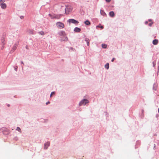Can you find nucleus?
I'll list each match as a JSON object with an SVG mask.
<instances>
[{
    "mask_svg": "<svg viewBox=\"0 0 159 159\" xmlns=\"http://www.w3.org/2000/svg\"><path fill=\"white\" fill-rule=\"evenodd\" d=\"M66 6L65 8V13L68 14L69 12L71 11L72 10V7L70 5H67Z\"/></svg>",
    "mask_w": 159,
    "mask_h": 159,
    "instance_id": "1",
    "label": "nucleus"
},
{
    "mask_svg": "<svg viewBox=\"0 0 159 159\" xmlns=\"http://www.w3.org/2000/svg\"><path fill=\"white\" fill-rule=\"evenodd\" d=\"M57 27L60 29L63 28L64 27V24L60 22H58L56 23Z\"/></svg>",
    "mask_w": 159,
    "mask_h": 159,
    "instance_id": "2",
    "label": "nucleus"
},
{
    "mask_svg": "<svg viewBox=\"0 0 159 159\" xmlns=\"http://www.w3.org/2000/svg\"><path fill=\"white\" fill-rule=\"evenodd\" d=\"M4 1L3 0H0V6L3 9H5L6 8V5L5 3H4Z\"/></svg>",
    "mask_w": 159,
    "mask_h": 159,
    "instance_id": "3",
    "label": "nucleus"
},
{
    "mask_svg": "<svg viewBox=\"0 0 159 159\" xmlns=\"http://www.w3.org/2000/svg\"><path fill=\"white\" fill-rule=\"evenodd\" d=\"M89 102L86 99H84L81 101L79 103V105L81 106L82 105H85Z\"/></svg>",
    "mask_w": 159,
    "mask_h": 159,
    "instance_id": "4",
    "label": "nucleus"
},
{
    "mask_svg": "<svg viewBox=\"0 0 159 159\" xmlns=\"http://www.w3.org/2000/svg\"><path fill=\"white\" fill-rule=\"evenodd\" d=\"M68 21L69 23H72L75 24H78L79 22L73 19H70L68 20Z\"/></svg>",
    "mask_w": 159,
    "mask_h": 159,
    "instance_id": "5",
    "label": "nucleus"
},
{
    "mask_svg": "<svg viewBox=\"0 0 159 159\" xmlns=\"http://www.w3.org/2000/svg\"><path fill=\"white\" fill-rule=\"evenodd\" d=\"M59 34L60 36H66V33L64 31H61L59 32L58 33Z\"/></svg>",
    "mask_w": 159,
    "mask_h": 159,
    "instance_id": "6",
    "label": "nucleus"
},
{
    "mask_svg": "<svg viewBox=\"0 0 159 159\" xmlns=\"http://www.w3.org/2000/svg\"><path fill=\"white\" fill-rule=\"evenodd\" d=\"M61 16V15H54V17L55 19H59Z\"/></svg>",
    "mask_w": 159,
    "mask_h": 159,
    "instance_id": "7",
    "label": "nucleus"
},
{
    "mask_svg": "<svg viewBox=\"0 0 159 159\" xmlns=\"http://www.w3.org/2000/svg\"><path fill=\"white\" fill-rule=\"evenodd\" d=\"M50 145V143L47 142L45 143L44 145V148L45 149H47Z\"/></svg>",
    "mask_w": 159,
    "mask_h": 159,
    "instance_id": "8",
    "label": "nucleus"
},
{
    "mask_svg": "<svg viewBox=\"0 0 159 159\" xmlns=\"http://www.w3.org/2000/svg\"><path fill=\"white\" fill-rule=\"evenodd\" d=\"M158 40L157 39L154 40L152 41L153 44L154 45H156L158 44Z\"/></svg>",
    "mask_w": 159,
    "mask_h": 159,
    "instance_id": "9",
    "label": "nucleus"
},
{
    "mask_svg": "<svg viewBox=\"0 0 159 159\" xmlns=\"http://www.w3.org/2000/svg\"><path fill=\"white\" fill-rule=\"evenodd\" d=\"M18 46L17 44H15L13 45V46L12 48V50H13V52H14L15 50Z\"/></svg>",
    "mask_w": 159,
    "mask_h": 159,
    "instance_id": "10",
    "label": "nucleus"
},
{
    "mask_svg": "<svg viewBox=\"0 0 159 159\" xmlns=\"http://www.w3.org/2000/svg\"><path fill=\"white\" fill-rule=\"evenodd\" d=\"M81 30L80 28H78V27H76L74 29V31L76 32H78L80 31Z\"/></svg>",
    "mask_w": 159,
    "mask_h": 159,
    "instance_id": "11",
    "label": "nucleus"
},
{
    "mask_svg": "<svg viewBox=\"0 0 159 159\" xmlns=\"http://www.w3.org/2000/svg\"><path fill=\"white\" fill-rule=\"evenodd\" d=\"M109 15L111 17H113L115 15V14L113 11H110L109 12Z\"/></svg>",
    "mask_w": 159,
    "mask_h": 159,
    "instance_id": "12",
    "label": "nucleus"
},
{
    "mask_svg": "<svg viewBox=\"0 0 159 159\" xmlns=\"http://www.w3.org/2000/svg\"><path fill=\"white\" fill-rule=\"evenodd\" d=\"M85 41L87 43V45L88 46H89L90 40H89V39H88V38H86Z\"/></svg>",
    "mask_w": 159,
    "mask_h": 159,
    "instance_id": "13",
    "label": "nucleus"
},
{
    "mask_svg": "<svg viewBox=\"0 0 159 159\" xmlns=\"http://www.w3.org/2000/svg\"><path fill=\"white\" fill-rule=\"evenodd\" d=\"M84 23L86 25H90V22L89 21H88V20H87L86 21H85L84 22Z\"/></svg>",
    "mask_w": 159,
    "mask_h": 159,
    "instance_id": "14",
    "label": "nucleus"
},
{
    "mask_svg": "<svg viewBox=\"0 0 159 159\" xmlns=\"http://www.w3.org/2000/svg\"><path fill=\"white\" fill-rule=\"evenodd\" d=\"M105 67L107 69H108L109 68V64L108 63H107L106 65H105Z\"/></svg>",
    "mask_w": 159,
    "mask_h": 159,
    "instance_id": "15",
    "label": "nucleus"
},
{
    "mask_svg": "<svg viewBox=\"0 0 159 159\" xmlns=\"http://www.w3.org/2000/svg\"><path fill=\"white\" fill-rule=\"evenodd\" d=\"M102 48H106L107 47V45L105 44H102Z\"/></svg>",
    "mask_w": 159,
    "mask_h": 159,
    "instance_id": "16",
    "label": "nucleus"
},
{
    "mask_svg": "<svg viewBox=\"0 0 159 159\" xmlns=\"http://www.w3.org/2000/svg\"><path fill=\"white\" fill-rule=\"evenodd\" d=\"M100 13L103 16H104V15L106 14L102 10H100Z\"/></svg>",
    "mask_w": 159,
    "mask_h": 159,
    "instance_id": "17",
    "label": "nucleus"
},
{
    "mask_svg": "<svg viewBox=\"0 0 159 159\" xmlns=\"http://www.w3.org/2000/svg\"><path fill=\"white\" fill-rule=\"evenodd\" d=\"M29 33L30 34H34V31L33 30H29Z\"/></svg>",
    "mask_w": 159,
    "mask_h": 159,
    "instance_id": "18",
    "label": "nucleus"
},
{
    "mask_svg": "<svg viewBox=\"0 0 159 159\" xmlns=\"http://www.w3.org/2000/svg\"><path fill=\"white\" fill-rule=\"evenodd\" d=\"M49 16H50V17L52 18V19H54V15H52L51 14H49Z\"/></svg>",
    "mask_w": 159,
    "mask_h": 159,
    "instance_id": "19",
    "label": "nucleus"
},
{
    "mask_svg": "<svg viewBox=\"0 0 159 159\" xmlns=\"http://www.w3.org/2000/svg\"><path fill=\"white\" fill-rule=\"evenodd\" d=\"M39 34L42 35H43L44 34V32L43 31L40 32Z\"/></svg>",
    "mask_w": 159,
    "mask_h": 159,
    "instance_id": "20",
    "label": "nucleus"
},
{
    "mask_svg": "<svg viewBox=\"0 0 159 159\" xmlns=\"http://www.w3.org/2000/svg\"><path fill=\"white\" fill-rule=\"evenodd\" d=\"M16 130L18 131H21L19 127H17V128L16 129Z\"/></svg>",
    "mask_w": 159,
    "mask_h": 159,
    "instance_id": "21",
    "label": "nucleus"
},
{
    "mask_svg": "<svg viewBox=\"0 0 159 159\" xmlns=\"http://www.w3.org/2000/svg\"><path fill=\"white\" fill-rule=\"evenodd\" d=\"M98 27L101 28L102 29H103V27L102 26H100L99 25H98L96 26V27Z\"/></svg>",
    "mask_w": 159,
    "mask_h": 159,
    "instance_id": "22",
    "label": "nucleus"
},
{
    "mask_svg": "<svg viewBox=\"0 0 159 159\" xmlns=\"http://www.w3.org/2000/svg\"><path fill=\"white\" fill-rule=\"evenodd\" d=\"M67 39V38L66 37H65L64 39H62L63 40H66Z\"/></svg>",
    "mask_w": 159,
    "mask_h": 159,
    "instance_id": "23",
    "label": "nucleus"
},
{
    "mask_svg": "<svg viewBox=\"0 0 159 159\" xmlns=\"http://www.w3.org/2000/svg\"><path fill=\"white\" fill-rule=\"evenodd\" d=\"M55 93V92H52L50 94V97H51L52 95L53 94H54Z\"/></svg>",
    "mask_w": 159,
    "mask_h": 159,
    "instance_id": "24",
    "label": "nucleus"
},
{
    "mask_svg": "<svg viewBox=\"0 0 159 159\" xmlns=\"http://www.w3.org/2000/svg\"><path fill=\"white\" fill-rule=\"evenodd\" d=\"M107 2H110V1H111V0H105Z\"/></svg>",
    "mask_w": 159,
    "mask_h": 159,
    "instance_id": "25",
    "label": "nucleus"
},
{
    "mask_svg": "<svg viewBox=\"0 0 159 159\" xmlns=\"http://www.w3.org/2000/svg\"><path fill=\"white\" fill-rule=\"evenodd\" d=\"M152 23H150L149 24V25L150 26H151L152 25Z\"/></svg>",
    "mask_w": 159,
    "mask_h": 159,
    "instance_id": "26",
    "label": "nucleus"
},
{
    "mask_svg": "<svg viewBox=\"0 0 159 159\" xmlns=\"http://www.w3.org/2000/svg\"><path fill=\"white\" fill-rule=\"evenodd\" d=\"M63 5H64V4H61V5H60V6H61V7H64Z\"/></svg>",
    "mask_w": 159,
    "mask_h": 159,
    "instance_id": "27",
    "label": "nucleus"
},
{
    "mask_svg": "<svg viewBox=\"0 0 159 159\" xmlns=\"http://www.w3.org/2000/svg\"><path fill=\"white\" fill-rule=\"evenodd\" d=\"M114 59H115V58H113L112 60H111V61L113 62L114 61Z\"/></svg>",
    "mask_w": 159,
    "mask_h": 159,
    "instance_id": "28",
    "label": "nucleus"
},
{
    "mask_svg": "<svg viewBox=\"0 0 159 159\" xmlns=\"http://www.w3.org/2000/svg\"><path fill=\"white\" fill-rule=\"evenodd\" d=\"M50 103V102H47L46 103V105H47L48 104Z\"/></svg>",
    "mask_w": 159,
    "mask_h": 159,
    "instance_id": "29",
    "label": "nucleus"
},
{
    "mask_svg": "<svg viewBox=\"0 0 159 159\" xmlns=\"http://www.w3.org/2000/svg\"><path fill=\"white\" fill-rule=\"evenodd\" d=\"M20 18L21 19H23L24 18V16H21L20 17Z\"/></svg>",
    "mask_w": 159,
    "mask_h": 159,
    "instance_id": "30",
    "label": "nucleus"
},
{
    "mask_svg": "<svg viewBox=\"0 0 159 159\" xmlns=\"http://www.w3.org/2000/svg\"><path fill=\"white\" fill-rule=\"evenodd\" d=\"M2 43L3 45L5 44V43L4 42H2Z\"/></svg>",
    "mask_w": 159,
    "mask_h": 159,
    "instance_id": "31",
    "label": "nucleus"
},
{
    "mask_svg": "<svg viewBox=\"0 0 159 159\" xmlns=\"http://www.w3.org/2000/svg\"><path fill=\"white\" fill-rule=\"evenodd\" d=\"M21 63L22 64H24V63H23V62L22 61H21Z\"/></svg>",
    "mask_w": 159,
    "mask_h": 159,
    "instance_id": "32",
    "label": "nucleus"
},
{
    "mask_svg": "<svg viewBox=\"0 0 159 159\" xmlns=\"http://www.w3.org/2000/svg\"><path fill=\"white\" fill-rule=\"evenodd\" d=\"M17 66H16V68H15V70H17Z\"/></svg>",
    "mask_w": 159,
    "mask_h": 159,
    "instance_id": "33",
    "label": "nucleus"
},
{
    "mask_svg": "<svg viewBox=\"0 0 159 159\" xmlns=\"http://www.w3.org/2000/svg\"><path fill=\"white\" fill-rule=\"evenodd\" d=\"M7 106H8V107H9L10 106V105L9 104H8L7 105Z\"/></svg>",
    "mask_w": 159,
    "mask_h": 159,
    "instance_id": "34",
    "label": "nucleus"
},
{
    "mask_svg": "<svg viewBox=\"0 0 159 159\" xmlns=\"http://www.w3.org/2000/svg\"><path fill=\"white\" fill-rule=\"evenodd\" d=\"M145 23H146V24H147V23H148V22H147H147H146Z\"/></svg>",
    "mask_w": 159,
    "mask_h": 159,
    "instance_id": "35",
    "label": "nucleus"
},
{
    "mask_svg": "<svg viewBox=\"0 0 159 159\" xmlns=\"http://www.w3.org/2000/svg\"><path fill=\"white\" fill-rule=\"evenodd\" d=\"M158 113H159V108H158Z\"/></svg>",
    "mask_w": 159,
    "mask_h": 159,
    "instance_id": "36",
    "label": "nucleus"
},
{
    "mask_svg": "<svg viewBox=\"0 0 159 159\" xmlns=\"http://www.w3.org/2000/svg\"><path fill=\"white\" fill-rule=\"evenodd\" d=\"M27 46H26V48L27 49Z\"/></svg>",
    "mask_w": 159,
    "mask_h": 159,
    "instance_id": "37",
    "label": "nucleus"
},
{
    "mask_svg": "<svg viewBox=\"0 0 159 159\" xmlns=\"http://www.w3.org/2000/svg\"><path fill=\"white\" fill-rule=\"evenodd\" d=\"M151 20H149V21H151Z\"/></svg>",
    "mask_w": 159,
    "mask_h": 159,
    "instance_id": "38",
    "label": "nucleus"
}]
</instances>
